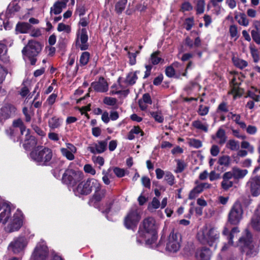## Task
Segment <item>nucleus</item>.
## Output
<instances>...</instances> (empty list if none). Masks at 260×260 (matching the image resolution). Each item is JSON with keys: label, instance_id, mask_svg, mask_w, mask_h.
Masks as SVG:
<instances>
[{"label": "nucleus", "instance_id": "nucleus-1", "mask_svg": "<svg viewBox=\"0 0 260 260\" xmlns=\"http://www.w3.org/2000/svg\"><path fill=\"white\" fill-rule=\"evenodd\" d=\"M157 225L155 220L152 217L145 218L142 223V229L138 232L139 236L145 240L147 244H152L157 239Z\"/></svg>", "mask_w": 260, "mask_h": 260}, {"label": "nucleus", "instance_id": "nucleus-2", "mask_svg": "<svg viewBox=\"0 0 260 260\" xmlns=\"http://www.w3.org/2000/svg\"><path fill=\"white\" fill-rule=\"evenodd\" d=\"M239 244L241 253L245 255V259L252 258L258 253V246L252 240V235L247 230L239 239Z\"/></svg>", "mask_w": 260, "mask_h": 260}, {"label": "nucleus", "instance_id": "nucleus-3", "mask_svg": "<svg viewBox=\"0 0 260 260\" xmlns=\"http://www.w3.org/2000/svg\"><path fill=\"white\" fill-rule=\"evenodd\" d=\"M31 158L39 165L51 166L53 163L52 150L43 146H39L30 153Z\"/></svg>", "mask_w": 260, "mask_h": 260}, {"label": "nucleus", "instance_id": "nucleus-4", "mask_svg": "<svg viewBox=\"0 0 260 260\" xmlns=\"http://www.w3.org/2000/svg\"><path fill=\"white\" fill-rule=\"evenodd\" d=\"M198 238L202 244L212 246L218 241L219 232L214 228H205L198 234Z\"/></svg>", "mask_w": 260, "mask_h": 260}, {"label": "nucleus", "instance_id": "nucleus-5", "mask_svg": "<svg viewBox=\"0 0 260 260\" xmlns=\"http://www.w3.org/2000/svg\"><path fill=\"white\" fill-rule=\"evenodd\" d=\"M99 186V181L94 179H88L80 182L74 190L77 196L89 194L94 186Z\"/></svg>", "mask_w": 260, "mask_h": 260}, {"label": "nucleus", "instance_id": "nucleus-6", "mask_svg": "<svg viewBox=\"0 0 260 260\" xmlns=\"http://www.w3.org/2000/svg\"><path fill=\"white\" fill-rule=\"evenodd\" d=\"M83 178V174L80 171H76L72 169L66 170L62 175V181L64 184L74 186L77 182Z\"/></svg>", "mask_w": 260, "mask_h": 260}, {"label": "nucleus", "instance_id": "nucleus-7", "mask_svg": "<svg viewBox=\"0 0 260 260\" xmlns=\"http://www.w3.org/2000/svg\"><path fill=\"white\" fill-rule=\"evenodd\" d=\"M243 213L240 202H236L232 206L228 214V222L232 225H237L240 222Z\"/></svg>", "mask_w": 260, "mask_h": 260}, {"label": "nucleus", "instance_id": "nucleus-8", "mask_svg": "<svg viewBox=\"0 0 260 260\" xmlns=\"http://www.w3.org/2000/svg\"><path fill=\"white\" fill-rule=\"evenodd\" d=\"M141 219V215L137 209H132L127 213L124 219L125 226L128 229L136 228Z\"/></svg>", "mask_w": 260, "mask_h": 260}, {"label": "nucleus", "instance_id": "nucleus-9", "mask_svg": "<svg viewBox=\"0 0 260 260\" xmlns=\"http://www.w3.org/2000/svg\"><path fill=\"white\" fill-rule=\"evenodd\" d=\"M181 241L180 234L177 231L173 230L169 236L166 249L170 252H177L180 248Z\"/></svg>", "mask_w": 260, "mask_h": 260}, {"label": "nucleus", "instance_id": "nucleus-10", "mask_svg": "<svg viewBox=\"0 0 260 260\" xmlns=\"http://www.w3.org/2000/svg\"><path fill=\"white\" fill-rule=\"evenodd\" d=\"M42 50L41 45L38 42L30 40L22 50L24 57H36Z\"/></svg>", "mask_w": 260, "mask_h": 260}, {"label": "nucleus", "instance_id": "nucleus-11", "mask_svg": "<svg viewBox=\"0 0 260 260\" xmlns=\"http://www.w3.org/2000/svg\"><path fill=\"white\" fill-rule=\"evenodd\" d=\"M23 223V215L22 212L17 210L13 214L12 219L8 224L6 231L9 233H12L18 231L22 226Z\"/></svg>", "mask_w": 260, "mask_h": 260}, {"label": "nucleus", "instance_id": "nucleus-12", "mask_svg": "<svg viewBox=\"0 0 260 260\" xmlns=\"http://www.w3.org/2000/svg\"><path fill=\"white\" fill-rule=\"evenodd\" d=\"M49 255V250L43 242L39 243L31 255L34 260H46Z\"/></svg>", "mask_w": 260, "mask_h": 260}, {"label": "nucleus", "instance_id": "nucleus-13", "mask_svg": "<svg viewBox=\"0 0 260 260\" xmlns=\"http://www.w3.org/2000/svg\"><path fill=\"white\" fill-rule=\"evenodd\" d=\"M88 39L87 30L86 28L79 29L77 32V37L76 40V46L81 50H86L88 49L89 45L87 43Z\"/></svg>", "mask_w": 260, "mask_h": 260}, {"label": "nucleus", "instance_id": "nucleus-14", "mask_svg": "<svg viewBox=\"0 0 260 260\" xmlns=\"http://www.w3.org/2000/svg\"><path fill=\"white\" fill-rule=\"evenodd\" d=\"M17 113V109L10 103L4 104L0 108V120H5L14 117Z\"/></svg>", "mask_w": 260, "mask_h": 260}, {"label": "nucleus", "instance_id": "nucleus-15", "mask_svg": "<svg viewBox=\"0 0 260 260\" xmlns=\"http://www.w3.org/2000/svg\"><path fill=\"white\" fill-rule=\"evenodd\" d=\"M27 245L26 238L23 236L15 238L10 243L8 249L17 254L21 252Z\"/></svg>", "mask_w": 260, "mask_h": 260}, {"label": "nucleus", "instance_id": "nucleus-16", "mask_svg": "<svg viewBox=\"0 0 260 260\" xmlns=\"http://www.w3.org/2000/svg\"><path fill=\"white\" fill-rule=\"evenodd\" d=\"M246 186L250 189L253 197L260 194V179L258 176L251 177L246 183Z\"/></svg>", "mask_w": 260, "mask_h": 260}, {"label": "nucleus", "instance_id": "nucleus-17", "mask_svg": "<svg viewBox=\"0 0 260 260\" xmlns=\"http://www.w3.org/2000/svg\"><path fill=\"white\" fill-rule=\"evenodd\" d=\"M90 88L98 92H105L108 90V84L104 77H100L98 81L91 83Z\"/></svg>", "mask_w": 260, "mask_h": 260}, {"label": "nucleus", "instance_id": "nucleus-18", "mask_svg": "<svg viewBox=\"0 0 260 260\" xmlns=\"http://www.w3.org/2000/svg\"><path fill=\"white\" fill-rule=\"evenodd\" d=\"M25 138L23 142V146L25 150H29L36 147L37 140L34 136L30 135L29 130L27 129L25 133Z\"/></svg>", "mask_w": 260, "mask_h": 260}, {"label": "nucleus", "instance_id": "nucleus-19", "mask_svg": "<svg viewBox=\"0 0 260 260\" xmlns=\"http://www.w3.org/2000/svg\"><path fill=\"white\" fill-rule=\"evenodd\" d=\"M94 192L92 195L91 200L94 202H101L106 196L107 190L102 187L101 184L99 182V186H94Z\"/></svg>", "mask_w": 260, "mask_h": 260}, {"label": "nucleus", "instance_id": "nucleus-20", "mask_svg": "<svg viewBox=\"0 0 260 260\" xmlns=\"http://www.w3.org/2000/svg\"><path fill=\"white\" fill-rule=\"evenodd\" d=\"M107 146V143L106 141H99L98 143H94L88 147V150L92 153H101L104 152Z\"/></svg>", "mask_w": 260, "mask_h": 260}, {"label": "nucleus", "instance_id": "nucleus-21", "mask_svg": "<svg viewBox=\"0 0 260 260\" xmlns=\"http://www.w3.org/2000/svg\"><path fill=\"white\" fill-rule=\"evenodd\" d=\"M2 209L3 210L0 213V223L5 225L11 217V210L8 205H3Z\"/></svg>", "mask_w": 260, "mask_h": 260}, {"label": "nucleus", "instance_id": "nucleus-22", "mask_svg": "<svg viewBox=\"0 0 260 260\" xmlns=\"http://www.w3.org/2000/svg\"><path fill=\"white\" fill-rule=\"evenodd\" d=\"M211 252L208 248H203L197 250L196 257L198 260H210Z\"/></svg>", "mask_w": 260, "mask_h": 260}, {"label": "nucleus", "instance_id": "nucleus-23", "mask_svg": "<svg viewBox=\"0 0 260 260\" xmlns=\"http://www.w3.org/2000/svg\"><path fill=\"white\" fill-rule=\"evenodd\" d=\"M250 224L253 230L260 231V207L255 210L251 218Z\"/></svg>", "mask_w": 260, "mask_h": 260}, {"label": "nucleus", "instance_id": "nucleus-24", "mask_svg": "<svg viewBox=\"0 0 260 260\" xmlns=\"http://www.w3.org/2000/svg\"><path fill=\"white\" fill-rule=\"evenodd\" d=\"M67 6V2L57 1L55 2L53 6L50 8V15L52 14L58 15L60 14L63 9H64Z\"/></svg>", "mask_w": 260, "mask_h": 260}, {"label": "nucleus", "instance_id": "nucleus-25", "mask_svg": "<svg viewBox=\"0 0 260 260\" xmlns=\"http://www.w3.org/2000/svg\"><path fill=\"white\" fill-rule=\"evenodd\" d=\"M232 168L234 172V179L236 180L243 179L248 173L246 169H241L237 167H234Z\"/></svg>", "mask_w": 260, "mask_h": 260}, {"label": "nucleus", "instance_id": "nucleus-26", "mask_svg": "<svg viewBox=\"0 0 260 260\" xmlns=\"http://www.w3.org/2000/svg\"><path fill=\"white\" fill-rule=\"evenodd\" d=\"M215 137L218 139L217 143L220 146H222L225 144L227 140V136H226L225 132L221 128H219L217 130Z\"/></svg>", "mask_w": 260, "mask_h": 260}, {"label": "nucleus", "instance_id": "nucleus-27", "mask_svg": "<svg viewBox=\"0 0 260 260\" xmlns=\"http://www.w3.org/2000/svg\"><path fill=\"white\" fill-rule=\"evenodd\" d=\"M140 71H136L135 72L129 73L125 78V83L129 85H133L135 84L138 79L137 74L139 73Z\"/></svg>", "mask_w": 260, "mask_h": 260}, {"label": "nucleus", "instance_id": "nucleus-28", "mask_svg": "<svg viewBox=\"0 0 260 260\" xmlns=\"http://www.w3.org/2000/svg\"><path fill=\"white\" fill-rule=\"evenodd\" d=\"M192 125L194 128L205 133H207L208 132L209 125L206 122H202L199 120H197L192 122Z\"/></svg>", "mask_w": 260, "mask_h": 260}, {"label": "nucleus", "instance_id": "nucleus-29", "mask_svg": "<svg viewBox=\"0 0 260 260\" xmlns=\"http://www.w3.org/2000/svg\"><path fill=\"white\" fill-rule=\"evenodd\" d=\"M235 18L240 25L247 26L249 24V20L245 14L243 13L236 15Z\"/></svg>", "mask_w": 260, "mask_h": 260}, {"label": "nucleus", "instance_id": "nucleus-30", "mask_svg": "<svg viewBox=\"0 0 260 260\" xmlns=\"http://www.w3.org/2000/svg\"><path fill=\"white\" fill-rule=\"evenodd\" d=\"M30 26V24L27 22L19 23L16 26V31L21 34L26 33Z\"/></svg>", "mask_w": 260, "mask_h": 260}, {"label": "nucleus", "instance_id": "nucleus-31", "mask_svg": "<svg viewBox=\"0 0 260 260\" xmlns=\"http://www.w3.org/2000/svg\"><path fill=\"white\" fill-rule=\"evenodd\" d=\"M226 147L232 151H238L240 148L239 142L235 140L230 139L227 142Z\"/></svg>", "mask_w": 260, "mask_h": 260}, {"label": "nucleus", "instance_id": "nucleus-32", "mask_svg": "<svg viewBox=\"0 0 260 260\" xmlns=\"http://www.w3.org/2000/svg\"><path fill=\"white\" fill-rule=\"evenodd\" d=\"M13 125L15 127H19L20 128V133L22 135H24L26 132V128L24 125L23 121L20 119L15 120L13 122Z\"/></svg>", "mask_w": 260, "mask_h": 260}, {"label": "nucleus", "instance_id": "nucleus-33", "mask_svg": "<svg viewBox=\"0 0 260 260\" xmlns=\"http://www.w3.org/2000/svg\"><path fill=\"white\" fill-rule=\"evenodd\" d=\"M48 125L50 128L55 129L60 125V120L59 118L53 116L48 121Z\"/></svg>", "mask_w": 260, "mask_h": 260}, {"label": "nucleus", "instance_id": "nucleus-34", "mask_svg": "<svg viewBox=\"0 0 260 260\" xmlns=\"http://www.w3.org/2000/svg\"><path fill=\"white\" fill-rule=\"evenodd\" d=\"M127 0H119L115 5V11L117 14H121L124 10Z\"/></svg>", "mask_w": 260, "mask_h": 260}, {"label": "nucleus", "instance_id": "nucleus-35", "mask_svg": "<svg viewBox=\"0 0 260 260\" xmlns=\"http://www.w3.org/2000/svg\"><path fill=\"white\" fill-rule=\"evenodd\" d=\"M160 206L159 201L155 197L152 199V202L149 204L148 209L150 212H153Z\"/></svg>", "mask_w": 260, "mask_h": 260}, {"label": "nucleus", "instance_id": "nucleus-36", "mask_svg": "<svg viewBox=\"0 0 260 260\" xmlns=\"http://www.w3.org/2000/svg\"><path fill=\"white\" fill-rule=\"evenodd\" d=\"M90 53L88 52H84L80 57L79 63L82 66H85L89 61Z\"/></svg>", "mask_w": 260, "mask_h": 260}, {"label": "nucleus", "instance_id": "nucleus-37", "mask_svg": "<svg viewBox=\"0 0 260 260\" xmlns=\"http://www.w3.org/2000/svg\"><path fill=\"white\" fill-rule=\"evenodd\" d=\"M159 53L160 52L157 51L151 54L150 61L152 64H157L161 60V58L158 56Z\"/></svg>", "mask_w": 260, "mask_h": 260}, {"label": "nucleus", "instance_id": "nucleus-38", "mask_svg": "<svg viewBox=\"0 0 260 260\" xmlns=\"http://www.w3.org/2000/svg\"><path fill=\"white\" fill-rule=\"evenodd\" d=\"M164 179L170 186H172L175 183V177L170 172H166Z\"/></svg>", "mask_w": 260, "mask_h": 260}, {"label": "nucleus", "instance_id": "nucleus-39", "mask_svg": "<svg viewBox=\"0 0 260 260\" xmlns=\"http://www.w3.org/2000/svg\"><path fill=\"white\" fill-rule=\"evenodd\" d=\"M233 62L235 66L242 69L247 66L248 63L244 60L236 58L233 59Z\"/></svg>", "mask_w": 260, "mask_h": 260}, {"label": "nucleus", "instance_id": "nucleus-40", "mask_svg": "<svg viewBox=\"0 0 260 260\" xmlns=\"http://www.w3.org/2000/svg\"><path fill=\"white\" fill-rule=\"evenodd\" d=\"M205 0H198L197 3L196 11L198 14L204 13L205 10Z\"/></svg>", "mask_w": 260, "mask_h": 260}, {"label": "nucleus", "instance_id": "nucleus-41", "mask_svg": "<svg viewBox=\"0 0 260 260\" xmlns=\"http://www.w3.org/2000/svg\"><path fill=\"white\" fill-rule=\"evenodd\" d=\"M218 163L220 165H223L225 167L230 166L231 163V158L229 155H223L220 157L218 159Z\"/></svg>", "mask_w": 260, "mask_h": 260}, {"label": "nucleus", "instance_id": "nucleus-42", "mask_svg": "<svg viewBox=\"0 0 260 260\" xmlns=\"http://www.w3.org/2000/svg\"><path fill=\"white\" fill-rule=\"evenodd\" d=\"M222 179L223 180L221 182V186L224 190H228L230 188L233 186L234 183L232 181L225 179Z\"/></svg>", "mask_w": 260, "mask_h": 260}, {"label": "nucleus", "instance_id": "nucleus-43", "mask_svg": "<svg viewBox=\"0 0 260 260\" xmlns=\"http://www.w3.org/2000/svg\"><path fill=\"white\" fill-rule=\"evenodd\" d=\"M60 152L62 155L66 157L68 159L70 160L74 159L75 156L73 153L71 151H69L67 149H66L65 148H61L60 149Z\"/></svg>", "mask_w": 260, "mask_h": 260}, {"label": "nucleus", "instance_id": "nucleus-44", "mask_svg": "<svg viewBox=\"0 0 260 260\" xmlns=\"http://www.w3.org/2000/svg\"><path fill=\"white\" fill-rule=\"evenodd\" d=\"M150 114L156 121L159 123H162L164 121V118L161 113L158 112H150Z\"/></svg>", "mask_w": 260, "mask_h": 260}, {"label": "nucleus", "instance_id": "nucleus-45", "mask_svg": "<svg viewBox=\"0 0 260 260\" xmlns=\"http://www.w3.org/2000/svg\"><path fill=\"white\" fill-rule=\"evenodd\" d=\"M53 163H51V166L52 167L57 168L58 167L59 168L62 167L64 163V161L61 160L59 158H57L55 157H54L52 159Z\"/></svg>", "mask_w": 260, "mask_h": 260}, {"label": "nucleus", "instance_id": "nucleus-46", "mask_svg": "<svg viewBox=\"0 0 260 260\" xmlns=\"http://www.w3.org/2000/svg\"><path fill=\"white\" fill-rule=\"evenodd\" d=\"M116 98L111 97H105L103 100V103L109 106H114L117 103Z\"/></svg>", "mask_w": 260, "mask_h": 260}, {"label": "nucleus", "instance_id": "nucleus-47", "mask_svg": "<svg viewBox=\"0 0 260 260\" xmlns=\"http://www.w3.org/2000/svg\"><path fill=\"white\" fill-rule=\"evenodd\" d=\"M189 144L190 146H192L196 148H199L201 147L202 146V142L199 140L195 139H190Z\"/></svg>", "mask_w": 260, "mask_h": 260}, {"label": "nucleus", "instance_id": "nucleus-48", "mask_svg": "<svg viewBox=\"0 0 260 260\" xmlns=\"http://www.w3.org/2000/svg\"><path fill=\"white\" fill-rule=\"evenodd\" d=\"M57 29L58 31H64L67 33H69L71 31V27L69 25H66L63 23H59L58 24Z\"/></svg>", "mask_w": 260, "mask_h": 260}, {"label": "nucleus", "instance_id": "nucleus-49", "mask_svg": "<svg viewBox=\"0 0 260 260\" xmlns=\"http://www.w3.org/2000/svg\"><path fill=\"white\" fill-rule=\"evenodd\" d=\"M251 37L253 40L257 44H260V34L258 31H255L254 29L252 30L251 32Z\"/></svg>", "mask_w": 260, "mask_h": 260}, {"label": "nucleus", "instance_id": "nucleus-50", "mask_svg": "<svg viewBox=\"0 0 260 260\" xmlns=\"http://www.w3.org/2000/svg\"><path fill=\"white\" fill-rule=\"evenodd\" d=\"M230 35L232 38H238L237 27L235 25H231L229 29Z\"/></svg>", "mask_w": 260, "mask_h": 260}, {"label": "nucleus", "instance_id": "nucleus-51", "mask_svg": "<svg viewBox=\"0 0 260 260\" xmlns=\"http://www.w3.org/2000/svg\"><path fill=\"white\" fill-rule=\"evenodd\" d=\"M239 232L238 228L237 227H235L232 229V231L230 232V234L229 235V244H230V245H233V239L234 236V234L235 233H237Z\"/></svg>", "mask_w": 260, "mask_h": 260}, {"label": "nucleus", "instance_id": "nucleus-52", "mask_svg": "<svg viewBox=\"0 0 260 260\" xmlns=\"http://www.w3.org/2000/svg\"><path fill=\"white\" fill-rule=\"evenodd\" d=\"M193 9V7L188 2L183 3L181 7V10L182 12L190 11Z\"/></svg>", "mask_w": 260, "mask_h": 260}, {"label": "nucleus", "instance_id": "nucleus-53", "mask_svg": "<svg viewBox=\"0 0 260 260\" xmlns=\"http://www.w3.org/2000/svg\"><path fill=\"white\" fill-rule=\"evenodd\" d=\"M229 111L228 106L227 104L225 102L220 103L217 108V112L219 113L220 112H228Z\"/></svg>", "mask_w": 260, "mask_h": 260}, {"label": "nucleus", "instance_id": "nucleus-54", "mask_svg": "<svg viewBox=\"0 0 260 260\" xmlns=\"http://www.w3.org/2000/svg\"><path fill=\"white\" fill-rule=\"evenodd\" d=\"M250 52L253 59V61L255 62H257L259 59L258 50L255 48H250Z\"/></svg>", "mask_w": 260, "mask_h": 260}, {"label": "nucleus", "instance_id": "nucleus-55", "mask_svg": "<svg viewBox=\"0 0 260 260\" xmlns=\"http://www.w3.org/2000/svg\"><path fill=\"white\" fill-rule=\"evenodd\" d=\"M165 73L170 78H172L175 75V71L172 66H168L166 68Z\"/></svg>", "mask_w": 260, "mask_h": 260}, {"label": "nucleus", "instance_id": "nucleus-56", "mask_svg": "<svg viewBox=\"0 0 260 260\" xmlns=\"http://www.w3.org/2000/svg\"><path fill=\"white\" fill-rule=\"evenodd\" d=\"M127 54L129 58V63L131 66L135 65L136 63V53H133L128 51Z\"/></svg>", "mask_w": 260, "mask_h": 260}, {"label": "nucleus", "instance_id": "nucleus-57", "mask_svg": "<svg viewBox=\"0 0 260 260\" xmlns=\"http://www.w3.org/2000/svg\"><path fill=\"white\" fill-rule=\"evenodd\" d=\"M113 172L118 177H122L125 175V170L118 167L114 168Z\"/></svg>", "mask_w": 260, "mask_h": 260}, {"label": "nucleus", "instance_id": "nucleus-58", "mask_svg": "<svg viewBox=\"0 0 260 260\" xmlns=\"http://www.w3.org/2000/svg\"><path fill=\"white\" fill-rule=\"evenodd\" d=\"M209 112V107L207 106H204L203 105L200 106L198 113L201 116H205L208 114Z\"/></svg>", "mask_w": 260, "mask_h": 260}, {"label": "nucleus", "instance_id": "nucleus-59", "mask_svg": "<svg viewBox=\"0 0 260 260\" xmlns=\"http://www.w3.org/2000/svg\"><path fill=\"white\" fill-rule=\"evenodd\" d=\"M86 12V9L84 6L79 5L77 6L76 13H77L79 16L84 15Z\"/></svg>", "mask_w": 260, "mask_h": 260}, {"label": "nucleus", "instance_id": "nucleus-60", "mask_svg": "<svg viewBox=\"0 0 260 260\" xmlns=\"http://www.w3.org/2000/svg\"><path fill=\"white\" fill-rule=\"evenodd\" d=\"M247 96L251 98L255 102L260 101V95L256 94L252 90H249L247 92Z\"/></svg>", "mask_w": 260, "mask_h": 260}, {"label": "nucleus", "instance_id": "nucleus-61", "mask_svg": "<svg viewBox=\"0 0 260 260\" xmlns=\"http://www.w3.org/2000/svg\"><path fill=\"white\" fill-rule=\"evenodd\" d=\"M93 162L100 166V167L103 166L104 164V159L102 156H94L92 158Z\"/></svg>", "mask_w": 260, "mask_h": 260}, {"label": "nucleus", "instance_id": "nucleus-62", "mask_svg": "<svg viewBox=\"0 0 260 260\" xmlns=\"http://www.w3.org/2000/svg\"><path fill=\"white\" fill-rule=\"evenodd\" d=\"M84 170L86 173H89L92 175L96 173L95 170L92 168L90 165H85L84 167Z\"/></svg>", "mask_w": 260, "mask_h": 260}, {"label": "nucleus", "instance_id": "nucleus-63", "mask_svg": "<svg viewBox=\"0 0 260 260\" xmlns=\"http://www.w3.org/2000/svg\"><path fill=\"white\" fill-rule=\"evenodd\" d=\"M142 184L147 188H150V180L148 177L143 176L141 178Z\"/></svg>", "mask_w": 260, "mask_h": 260}, {"label": "nucleus", "instance_id": "nucleus-64", "mask_svg": "<svg viewBox=\"0 0 260 260\" xmlns=\"http://www.w3.org/2000/svg\"><path fill=\"white\" fill-rule=\"evenodd\" d=\"M22 112L25 116V119L26 122H30L31 120V116L28 109L26 107H24L22 109Z\"/></svg>", "mask_w": 260, "mask_h": 260}]
</instances>
